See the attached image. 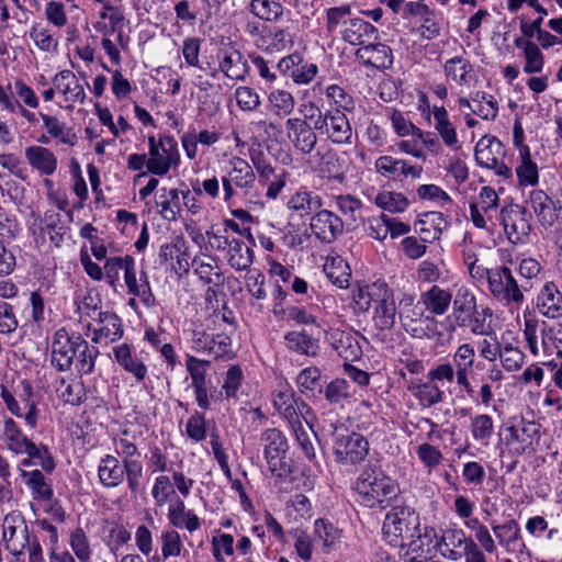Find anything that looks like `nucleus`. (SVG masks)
Instances as JSON below:
<instances>
[{"label":"nucleus","mask_w":562,"mask_h":562,"mask_svg":"<svg viewBox=\"0 0 562 562\" xmlns=\"http://www.w3.org/2000/svg\"><path fill=\"white\" fill-rule=\"evenodd\" d=\"M260 447L269 472L279 479L292 473L291 460L288 457L289 443L284 434L278 428H267L260 434Z\"/></svg>","instance_id":"f03ea898"},{"label":"nucleus","mask_w":562,"mask_h":562,"mask_svg":"<svg viewBox=\"0 0 562 562\" xmlns=\"http://www.w3.org/2000/svg\"><path fill=\"white\" fill-rule=\"evenodd\" d=\"M220 70L231 79L244 80L247 72V60L239 50L225 53L220 60Z\"/></svg>","instance_id":"58836bf2"},{"label":"nucleus","mask_w":562,"mask_h":562,"mask_svg":"<svg viewBox=\"0 0 562 562\" xmlns=\"http://www.w3.org/2000/svg\"><path fill=\"white\" fill-rule=\"evenodd\" d=\"M288 138L304 155L311 154L317 143L316 133L306 120L292 117L285 122Z\"/></svg>","instance_id":"9d476101"},{"label":"nucleus","mask_w":562,"mask_h":562,"mask_svg":"<svg viewBox=\"0 0 562 562\" xmlns=\"http://www.w3.org/2000/svg\"><path fill=\"white\" fill-rule=\"evenodd\" d=\"M21 476L32 491L33 498L40 502H48L54 497V490L48 480L40 470L21 471Z\"/></svg>","instance_id":"2f4dec72"},{"label":"nucleus","mask_w":562,"mask_h":562,"mask_svg":"<svg viewBox=\"0 0 562 562\" xmlns=\"http://www.w3.org/2000/svg\"><path fill=\"white\" fill-rule=\"evenodd\" d=\"M507 430L509 435L506 437V443L513 447L514 451L518 454H522L535 445H538L540 439V426L535 422L521 419L508 427Z\"/></svg>","instance_id":"1a4fd4ad"},{"label":"nucleus","mask_w":562,"mask_h":562,"mask_svg":"<svg viewBox=\"0 0 562 562\" xmlns=\"http://www.w3.org/2000/svg\"><path fill=\"white\" fill-rule=\"evenodd\" d=\"M391 122L395 133L400 137H404L407 135H416L419 127L415 126L411 121L406 120L403 113L398 110H394L391 114Z\"/></svg>","instance_id":"774afa93"},{"label":"nucleus","mask_w":562,"mask_h":562,"mask_svg":"<svg viewBox=\"0 0 562 562\" xmlns=\"http://www.w3.org/2000/svg\"><path fill=\"white\" fill-rule=\"evenodd\" d=\"M524 54L526 59L524 71L526 74L541 72L544 66V56L541 53L540 47L537 44L535 46L530 45V48Z\"/></svg>","instance_id":"0e129e2a"},{"label":"nucleus","mask_w":562,"mask_h":562,"mask_svg":"<svg viewBox=\"0 0 562 562\" xmlns=\"http://www.w3.org/2000/svg\"><path fill=\"white\" fill-rule=\"evenodd\" d=\"M451 300V293L438 285H432L423 294V302L426 308L435 315H443L448 311Z\"/></svg>","instance_id":"4c0bfd02"},{"label":"nucleus","mask_w":562,"mask_h":562,"mask_svg":"<svg viewBox=\"0 0 562 562\" xmlns=\"http://www.w3.org/2000/svg\"><path fill=\"white\" fill-rule=\"evenodd\" d=\"M353 491L358 494L360 502L367 507L382 505L394 497L398 491L397 485L381 471L366 469L353 484Z\"/></svg>","instance_id":"f257e3e1"},{"label":"nucleus","mask_w":562,"mask_h":562,"mask_svg":"<svg viewBox=\"0 0 562 562\" xmlns=\"http://www.w3.org/2000/svg\"><path fill=\"white\" fill-rule=\"evenodd\" d=\"M317 167L316 170L325 178L337 179L341 173L338 155L333 150H327L324 154L317 153Z\"/></svg>","instance_id":"de8ad7c7"},{"label":"nucleus","mask_w":562,"mask_h":562,"mask_svg":"<svg viewBox=\"0 0 562 562\" xmlns=\"http://www.w3.org/2000/svg\"><path fill=\"white\" fill-rule=\"evenodd\" d=\"M416 453L425 467L432 469L442 461V453L436 447L429 443H422L417 447Z\"/></svg>","instance_id":"69168bd1"},{"label":"nucleus","mask_w":562,"mask_h":562,"mask_svg":"<svg viewBox=\"0 0 562 562\" xmlns=\"http://www.w3.org/2000/svg\"><path fill=\"white\" fill-rule=\"evenodd\" d=\"M273 404L276 408L293 425L300 422L301 418L305 419L306 414L310 413L308 406L295 396L293 389H281L273 396Z\"/></svg>","instance_id":"9b49d317"},{"label":"nucleus","mask_w":562,"mask_h":562,"mask_svg":"<svg viewBox=\"0 0 562 562\" xmlns=\"http://www.w3.org/2000/svg\"><path fill=\"white\" fill-rule=\"evenodd\" d=\"M355 57L364 66L380 70L389 69L393 64L392 49L382 43H371L361 46L356 50Z\"/></svg>","instance_id":"4468645a"},{"label":"nucleus","mask_w":562,"mask_h":562,"mask_svg":"<svg viewBox=\"0 0 562 562\" xmlns=\"http://www.w3.org/2000/svg\"><path fill=\"white\" fill-rule=\"evenodd\" d=\"M211 366L209 360H200L193 356H187V369L192 378L193 386H203L205 383L206 368Z\"/></svg>","instance_id":"052dcab7"},{"label":"nucleus","mask_w":562,"mask_h":562,"mask_svg":"<svg viewBox=\"0 0 562 562\" xmlns=\"http://www.w3.org/2000/svg\"><path fill=\"white\" fill-rule=\"evenodd\" d=\"M226 246H229V258L228 262L232 268L236 270L248 269L254 261V251L245 245L240 239L229 240L227 237L224 238V245H215L217 250H224Z\"/></svg>","instance_id":"bb28decb"},{"label":"nucleus","mask_w":562,"mask_h":562,"mask_svg":"<svg viewBox=\"0 0 562 562\" xmlns=\"http://www.w3.org/2000/svg\"><path fill=\"white\" fill-rule=\"evenodd\" d=\"M527 288V283L518 284L512 270L506 266L495 269L488 276V289L492 294L507 303L520 304L524 301L522 290Z\"/></svg>","instance_id":"20e7f679"},{"label":"nucleus","mask_w":562,"mask_h":562,"mask_svg":"<svg viewBox=\"0 0 562 562\" xmlns=\"http://www.w3.org/2000/svg\"><path fill=\"white\" fill-rule=\"evenodd\" d=\"M98 322L101 327L94 330L93 341H99L101 337L115 341L123 336L121 318L114 312H100Z\"/></svg>","instance_id":"c9c22d12"},{"label":"nucleus","mask_w":562,"mask_h":562,"mask_svg":"<svg viewBox=\"0 0 562 562\" xmlns=\"http://www.w3.org/2000/svg\"><path fill=\"white\" fill-rule=\"evenodd\" d=\"M249 158L259 175L260 183L267 186L274 173V169L266 158V155L259 149H251Z\"/></svg>","instance_id":"5fc2aeb1"},{"label":"nucleus","mask_w":562,"mask_h":562,"mask_svg":"<svg viewBox=\"0 0 562 562\" xmlns=\"http://www.w3.org/2000/svg\"><path fill=\"white\" fill-rule=\"evenodd\" d=\"M233 168L229 172L234 184L240 189L249 190L254 187L256 176L251 166L243 158L235 157L232 160Z\"/></svg>","instance_id":"a19ab883"},{"label":"nucleus","mask_w":562,"mask_h":562,"mask_svg":"<svg viewBox=\"0 0 562 562\" xmlns=\"http://www.w3.org/2000/svg\"><path fill=\"white\" fill-rule=\"evenodd\" d=\"M432 536V531H428L426 528L422 531L419 526L412 538L408 537L398 544L403 551V557L409 562H422L427 559L435 547Z\"/></svg>","instance_id":"ddd939ff"},{"label":"nucleus","mask_w":562,"mask_h":562,"mask_svg":"<svg viewBox=\"0 0 562 562\" xmlns=\"http://www.w3.org/2000/svg\"><path fill=\"white\" fill-rule=\"evenodd\" d=\"M499 216L508 240L514 245L524 243L531 229L526 217L527 210L517 204H510L501 210Z\"/></svg>","instance_id":"0eeeda50"},{"label":"nucleus","mask_w":562,"mask_h":562,"mask_svg":"<svg viewBox=\"0 0 562 562\" xmlns=\"http://www.w3.org/2000/svg\"><path fill=\"white\" fill-rule=\"evenodd\" d=\"M492 145L501 146V140L493 135H484L475 145L474 156L479 166L490 168L495 166L497 157L494 155Z\"/></svg>","instance_id":"79ce46f5"},{"label":"nucleus","mask_w":562,"mask_h":562,"mask_svg":"<svg viewBox=\"0 0 562 562\" xmlns=\"http://www.w3.org/2000/svg\"><path fill=\"white\" fill-rule=\"evenodd\" d=\"M419 526V516L413 508L408 506H394L385 516L382 531L389 543L398 546L406 538H412Z\"/></svg>","instance_id":"7ed1b4c3"},{"label":"nucleus","mask_w":562,"mask_h":562,"mask_svg":"<svg viewBox=\"0 0 562 562\" xmlns=\"http://www.w3.org/2000/svg\"><path fill=\"white\" fill-rule=\"evenodd\" d=\"M492 530L498 543L507 551H522L520 527L515 519H509L502 525H492Z\"/></svg>","instance_id":"393cba45"},{"label":"nucleus","mask_w":562,"mask_h":562,"mask_svg":"<svg viewBox=\"0 0 562 562\" xmlns=\"http://www.w3.org/2000/svg\"><path fill=\"white\" fill-rule=\"evenodd\" d=\"M25 158L32 168L36 169L44 176H50L57 169V158L55 154L46 147H26Z\"/></svg>","instance_id":"5701e85b"},{"label":"nucleus","mask_w":562,"mask_h":562,"mask_svg":"<svg viewBox=\"0 0 562 562\" xmlns=\"http://www.w3.org/2000/svg\"><path fill=\"white\" fill-rule=\"evenodd\" d=\"M330 339L337 355L346 361H353L360 357L361 348L352 335L337 330L330 335Z\"/></svg>","instance_id":"72a5a7b5"},{"label":"nucleus","mask_w":562,"mask_h":562,"mask_svg":"<svg viewBox=\"0 0 562 562\" xmlns=\"http://www.w3.org/2000/svg\"><path fill=\"white\" fill-rule=\"evenodd\" d=\"M443 71L449 80L463 86L470 82V74L473 71V66L462 56H454L446 60Z\"/></svg>","instance_id":"e433bc0d"},{"label":"nucleus","mask_w":562,"mask_h":562,"mask_svg":"<svg viewBox=\"0 0 562 562\" xmlns=\"http://www.w3.org/2000/svg\"><path fill=\"white\" fill-rule=\"evenodd\" d=\"M520 164L516 168L519 186H536L539 181L537 164L531 159L530 148H521Z\"/></svg>","instance_id":"ea45409f"},{"label":"nucleus","mask_w":562,"mask_h":562,"mask_svg":"<svg viewBox=\"0 0 562 562\" xmlns=\"http://www.w3.org/2000/svg\"><path fill=\"white\" fill-rule=\"evenodd\" d=\"M235 98L243 111H254L260 105L258 93L249 87H238L235 91Z\"/></svg>","instance_id":"e2e57ef3"},{"label":"nucleus","mask_w":562,"mask_h":562,"mask_svg":"<svg viewBox=\"0 0 562 562\" xmlns=\"http://www.w3.org/2000/svg\"><path fill=\"white\" fill-rule=\"evenodd\" d=\"M29 533L26 521L21 512L11 510L5 515L3 519L2 537L8 550H16V548H20L19 544L25 541V537H27Z\"/></svg>","instance_id":"2eb2a0df"},{"label":"nucleus","mask_w":562,"mask_h":562,"mask_svg":"<svg viewBox=\"0 0 562 562\" xmlns=\"http://www.w3.org/2000/svg\"><path fill=\"white\" fill-rule=\"evenodd\" d=\"M167 144H170L171 148L164 149V158L159 166H153V170L156 171V176H166L172 166L177 167L180 162V154L178 150V143L173 136H166Z\"/></svg>","instance_id":"8fccbe9b"},{"label":"nucleus","mask_w":562,"mask_h":562,"mask_svg":"<svg viewBox=\"0 0 562 562\" xmlns=\"http://www.w3.org/2000/svg\"><path fill=\"white\" fill-rule=\"evenodd\" d=\"M79 346H82L80 334H69L65 328L58 329L54 336L52 346V364L59 371L70 369Z\"/></svg>","instance_id":"423d86ee"},{"label":"nucleus","mask_w":562,"mask_h":562,"mask_svg":"<svg viewBox=\"0 0 562 562\" xmlns=\"http://www.w3.org/2000/svg\"><path fill=\"white\" fill-rule=\"evenodd\" d=\"M325 134L334 144H351L352 127L347 115L340 109L333 110V114L329 117V125Z\"/></svg>","instance_id":"b1692460"},{"label":"nucleus","mask_w":562,"mask_h":562,"mask_svg":"<svg viewBox=\"0 0 562 562\" xmlns=\"http://www.w3.org/2000/svg\"><path fill=\"white\" fill-rule=\"evenodd\" d=\"M310 228L322 243L331 244L344 232V222L334 212L318 210L311 218Z\"/></svg>","instance_id":"6e6552de"},{"label":"nucleus","mask_w":562,"mask_h":562,"mask_svg":"<svg viewBox=\"0 0 562 562\" xmlns=\"http://www.w3.org/2000/svg\"><path fill=\"white\" fill-rule=\"evenodd\" d=\"M285 346L289 350L300 355L315 357L319 351L318 339L306 330H292L284 335Z\"/></svg>","instance_id":"cd10ccee"},{"label":"nucleus","mask_w":562,"mask_h":562,"mask_svg":"<svg viewBox=\"0 0 562 562\" xmlns=\"http://www.w3.org/2000/svg\"><path fill=\"white\" fill-rule=\"evenodd\" d=\"M323 205L322 198L306 189H300L289 199L286 206L300 217L308 216L316 213Z\"/></svg>","instance_id":"4be33fe9"},{"label":"nucleus","mask_w":562,"mask_h":562,"mask_svg":"<svg viewBox=\"0 0 562 562\" xmlns=\"http://www.w3.org/2000/svg\"><path fill=\"white\" fill-rule=\"evenodd\" d=\"M23 453H26L33 459L34 465L41 467L48 473L53 472L56 467L49 451L45 447H37L33 441L26 446Z\"/></svg>","instance_id":"603ef678"},{"label":"nucleus","mask_w":562,"mask_h":562,"mask_svg":"<svg viewBox=\"0 0 562 562\" xmlns=\"http://www.w3.org/2000/svg\"><path fill=\"white\" fill-rule=\"evenodd\" d=\"M369 452L368 440L356 432L337 436L334 443V454L340 464H358Z\"/></svg>","instance_id":"39448f33"},{"label":"nucleus","mask_w":562,"mask_h":562,"mask_svg":"<svg viewBox=\"0 0 562 562\" xmlns=\"http://www.w3.org/2000/svg\"><path fill=\"white\" fill-rule=\"evenodd\" d=\"M56 89L66 97V101L83 103L86 92L83 86L78 81L76 75L70 70H61L53 78Z\"/></svg>","instance_id":"aec40b11"},{"label":"nucleus","mask_w":562,"mask_h":562,"mask_svg":"<svg viewBox=\"0 0 562 562\" xmlns=\"http://www.w3.org/2000/svg\"><path fill=\"white\" fill-rule=\"evenodd\" d=\"M3 438L7 446L15 453H23L31 440L24 436L12 418H7L3 425Z\"/></svg>","instance_id":"c03bdc74"},{"label":"nucleus","mask_w":562,"mask_h":562,"mask_svg":"<svg viewBox=\"0 0 562 562\" xmlns=\"http://www.w3.org/2000/svg\"><path fill=\"white\" fill-rule=\"evenodd\" d=\"M314 535L322 541L325 548H330L339 538L338 529L322 518L315 520Z\"/></svg>","instance_id":"13d9d810"},{"label":"nucleus","mask_w":562,"mask_h":562,"mask_svg":"<svg viewBox=\"0 0 562 562\" xmlns=\"http://www.w3.org/2000/svg\"><path fill=\"white\" fill-rule=\"evenodd\" d=\"M375 169L383 177L394 181H403L408 176L418 179L423 172L422 166H412L406 160L396 159L392 156L379 157L375 160Z\"/></svg>","instance_id":"f8f14e48"},{"label":"nucleus","mask_w":562,"mask_h":562,"mask_svg":"<svg viewBox=\"0 0 562 562\" xmlns=\"http://www.w3.org/2000/svg\"><path fill=\"white\" fill-rule=\"evenodd\" d=\"M274 316L284 322H295L296 324L307 325L314 324L315 317L306 312L304 307L299 306H284L281 303H274L273 305Z\"/></svg>","instance_id":"37998d69"},{"label":"nucleus","mask_w":562,"mask_h":562,"mask_svg":"<svg viewBox=\"0 0 562 562\" xmlns=\"http://www.w3.org/2000/svg\"><path fill=\"white\" fill-rule=\"evenodd\" d=\"M293 431L295 434V438L299 447L304 453L305 458L313 462L317 463L316 460V449L315 443L318 442V437L314 431L313 427L308 424V420L305 418L304 424L300 422H295L292 425Z\"/></svg>","instance_id":"c85d7f7f"},{"label":"nucleus","mask_w":562,"mask_h":562,"mask_svg":"<svg viewBox=\"0 0 562 562\" xmlns=\"http://www.w3.org/2000/svg\"><path fill=\"white\" fill-rule=\"evenodd\" d=\"M70 546L80 562H89L91 550L88 537L81 528H76L70 535Z\"/></svg>","instance_id":"864d4df0"},{"label":"nucleus","mask_w":562,"mask_h":562,"mask_svg":"<svg viewBox=\"0 0 562 562\" xmlns=\"http://www.w3.org/2000/svg\"><path fill=\"white\" fill-rule=\"evenodd\" d=\"M536 306L540 314L549 318L562 316V292L554 282H546L540 290Z\"/></svg>","instance_id":"dca6fc26"},{"label":"nucleus","mask_w":562,"mask_h":562,"mask_svg":"<svg viewBox=\"0 0 562 562\" xmlns=\"http://www.w3.org/2000/svg\"><path fill=\"white\" fill-rule=\"evenodd\" d=\"M423 0L417 2H408L405 5V15L423 16V24L419 27L420 36L425 40L431 41L437 38L441 32V24L434 19L435 11L427 4L422 3Z\"/></svg>","instance_id":"f3484780"},{"label":"nucleus","mask_w":562,"mask_h":562,"mask_svg":"<svg viewBox=\"0 0 562 562\" xmlns=\"http://www.w3.org/2000/svg\"><path fill=\"white\" fill-rule=\"evenodd\" d=\"M164 558L178 557L181 552L180 535L176 530L165 531L161 536Z\"/></svg>","instance_id":"338daca9"},{"label":"nucleus","mask_w":562,"mask_h":562,"mask_svg":"<svg viewBox=\"0 0 562 562\" xmlns=\"http://www.w3.org/2000/svg\"><path fill=\"white\" fill-rule=\"evenodd\" d=\"M530 203L542 225L551 226L555 222L553 201L543 190L531 191Z\"/></svg>","instance_id":"f704fd0d"},{"label":"nucleus","mask_w":562,"mask_h":562,"mask_svg":"<svg viewBox=\"0 0 562 562\" xmlns=\"http://www.w3.org/2000/svg\"><path fill=\"white\" fill-rule=\"evenodd\" d=\"M100 483L108 488L117 487L124 480V469L117 458L111 454L104 456L98 467Z\"/></svg>","instance_id":"7c9ffc66"},{"label":"nucleus","mask_w":562,"mask_h":562,"mask_svg":"<svg viewBox=\"0 0 562 562\" xmlns=\"http://www.w3.org/2000/svg\"><path fill=\"white\" fill-rule=\"evenodd\" d=\"M326 97L331 100L337 109L342 112H351L355 109V100L344 88L338 85H330L326 88Z\"/></svg>","instance_id":"4d7b16f0"},{"label":"nucleus","mask_w":562,"mask_h":562,"mask_svg":"<svg viewBox=\"0 0 562 562\" xmlns=\"http://www.w3.org/2000/svg\"><path fill=\"white\" fill-rule=\"evenodd\" d=\"M31 38L35 45L44 52H55L58 47V42L48 33V30L33 25L30 31Z\"/></svg>","instance_id":"680f3d73"},{"label":"nucleus","mask_w":562,"mask_h":562,"mask_svg":"<svg viewBox=\"0 0 562 562\" xmlns=\"http://www.w3.org/2000/svg\"><path fill=\"white\" fill-rule=\"evenodd\" d=\"M471 432L474 440L482 446L487 447L494 434V424L491 416L482 414L476 415L471 420Z\"/></svg>","instance_id":"a18cd8bd"},{"label":"nucleus","mask_w":562,"mask_h":562,"mask_svg":"<svg viewBox=\"0 0 562 562\" xmlns=\"http://www.w3.org/2000/svg\"><path fill=\"white\" fill-rule=\"evenodd\" d=\"M375 204L391 213H400L408 206V199L397 192H381L375 196Z\"/></svg>","instance_id":"09e8293b"},{"label":"nucleus","mask_w":562,"mask_h":562,"mask_svg":"<svg viewBox=\"0 0 562 562\" xmlns=\"http://www.w3.org/2000/svg\"><path fill=\"white\" fill-rule=\"evenodd\" d=\"M269 101L278 115H289L294 109V98L285 90H273L269 94Z\"/></svg>","instance_id":"6e6d98bb"},{"label":"nucleus","mask_w":562,"mask_h":562,"mask_svg":"<svg viewBox=\"0 0 562 562\" xmlns=\"http://www.w3.org/2000/svg\"><path fill=\"white\" fill-rule=\"evenodd\" d=\"M250 11L256 16L265 21H277L283 14V7L281 3L270 0H251Z\"/></svg>","instance_id":"49530a36"},{"label":"nucleus","mask_w":562,"mask_h":562,"mask_svg":"<svg viewBox=\"0 0 562 562\" xmlns=\"http://www.w3.org/2000/svg\"><path fill=\"white\" fill-rule=\"evenodd\" d=\"M549 344L557 349V355L561 358L560 364L554 361L546 362L544 366L549 370L552 380L557 386H562V325L558 324L548 329H542V346L549 348Z\"/></svg>","instance_id":"6ab92c4d"},{"label":"nucleus","mask_w":562,"mask_h":562,"mask_svg":"<svg viewBox=\"0 0 562 562\" xmlns=\"http://www.w3.org/2000/svg\"><path fill=\"white\" fill-rule=\"evenodd\" d=\"M475 351L470 344L461 345L452 357V366L459 386H470L468 375L472 372Z\"/></svg>","instance_id":"a878e982"},{"label":"nucleus","mask_w":562,"mask_h":562,"mask_svg":"<svg viewBox=\"0 0 562 562\" xmlns=\"http://www.w3.org/2000/svg\"><path fill=\"white\" fill-rule=\"evenodd\" d=\"M376 326L384 330L391 329L395 324L396 306L393 297L389 301L374 305Z\"/></svg>","instance_id":"3c124183"},{"label":"nucleus","mask_w":562,"mask_h":562,"mask_svg":"<svg viewBox=\"0 0 562 562\" xmlns=\"http://www.w3.org/2000/svg\"><path fill=\"white\" fill-rule=\"evenodd\" d=\"M452 306L456 324L459 327H468L477 310L474 294L464 286L460 288L454 295Z\"/></svg>","instance_id":"a211bd4d"},{"label":"nucleus","mask_w":562,"mask_h":562,"mask_svg":"<svg viewBox=\"0 0 562 562\" xmlns=\"http://www.w3.org/2000/svg\"><path fill=\"white\" fill-rule=\"evenodd\" d=\"M379 30L368 21L360 18L350 19L348 26L341 32L342 40L350 45L363 46L366 40H376Z\"/></svg>","instance_id":"412c9836"},{"label":"nucleus","mask_w":562,"mask_h":562,"mask_svg":"<svg viewBox=\"0 0 562 562\" xmlns=\"http://www.w3.org/2000/svg\"><path fill=\"white\" fill-rule=\"evenodd\" d=\"M168 519L173 527L186 528L190 532L196 531L201 527L199 517L192 510H187L184 502L180 498L169 506Z\"/></svg>","instance_id":"c756f323"},{"label":"nucleus","mask_w":562,"mask_h":562,"mask_svg":"<svg viewBox=\"0 0 562 562\" xmlns=\"http://www.w3.org/2000/svg\"><path fill=\"white\" fill-rule=\"evenodd\" d=\"M393 297L392 291L383 280H378L366 289H360L359 301L357 302L361 308L369 310L372 304L376 305L389 301Z\"/></svg>","instance_id":"473e14b6"},{"label":"nucleus","mask_w":562,"mask_h":562,"mask_svg":"<svg viewBox=\"0 0 562 562\" xmlns=\"http://www.w3.org/2000/svg\"><path fill=\"white\" fill-rule=\"evenodd\" d=\"M171 494H175L173 486L169 476L160 475L156 477L155 484L151 490V495L157 506L166 505Z\"/></svg>","instance_id":"bf43d9fd"}]
</instances>
